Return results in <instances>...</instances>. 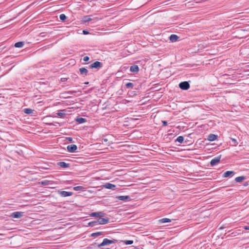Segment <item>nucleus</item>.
<instances>
[{
	"label": "nucleus",
	"mask_w": 249,
	"mask_h": 249,
	"mask_svg": "<svg viewBox=\"0 0 249 249\" xmlns=\"http://www.w3.org/2000/svg\"><path fill=\"white\" fill-rule=\"evenodd\" d=\"M4 234L3 233H0V235H4Z\"/></svg>",
	"instance_id": "obj_43"
},
{
	"label": "nucleus",
	"mask_w": 249,
	"mask_h": 249,
	"mask_svg": "<svg viewBox=\"0 0 249 249\" xmlns=\"http://www.w3.org/2000/svg\"><path fill=\"white\" fill-rule=\"evenodd\" d=\"M33 110L31 108H26L23 109V112L27 114H30L33 113Z\"/></svg>",
	"instance_id": "obj_23"
},
{
	"label": "nucleus",
	"mask_w": 249,
	"mask_h": 249,
	"mask_svg": "<svg viewBox=\"0 0 249 249\" xmlns=\"http://www.w3.org/2000/svg\"><path fill=\"white\" fill-rule=\"evenodd\" d=\"M171 221V220L169 218H163L159 220V222L160 223H168L170 222Z\"/></svg>",
	"instance_id": "obj_21"
},
{
	"label": "nucleus",
	"mask_w": 249,
	"mask_h": 249,
	"mask_svg": "<svg viewBox=\"0 0 249 249\" xmlns=\"http://www.w3.org/2000/svg\"><path fill=\"white\" fill-rule=\"evenodd\" d=\"M246 179V177L244 176H240L235 178V181L237 182H241Z\"/></svg>",
	"instance_id": "obj_19"
},
{
	"label": "nucleus",
	"mask_w": 249,
	"mask_h": 249,
	"mask_svg": "<svg viewBox=\"0 0 249 249\" xmlns=\"http://www.w3.org/2000/svg\"><path fill=\"white\" fill-rule=\"evenodd\" d=\"M98 224H98V220L97 221H94L90 222L88 224V225L89 226H91V227H94V226L98 225Z\"/></svg>",
	"instance_id": "obj_24"
},
{
	"label": "nucleus",
	"mask_w": 249,
	"mask_h": 249,
	"mask_svg": "<svg viewBox=\"0 0 249 249\" xmlns=\"http://www.w3.org/2000/svg\"><path fill=\"white\" fill-rule=\"evenodd\" d=\"M103 66L102 63L99 61H95L93 63L90 64L89 66V68L90 69H99Z\"/></svg>",
	"instance_id": "obj_2"
},
{
	"label": "nucleus",
	"mask_w": 249,
	"mask_h": 249,
	"mask_svg": "<svg viewBox=\"0 0 249 249\" xmlns=\"http://www.w3.org/2000/svg\"><path fill=\"white\" fill-rule=\"evenodd\" d=\"M58 194L62 197L69 196L73 195V193L72 192H67L61 190H58Z\"/></svg>",
	"instance_id": "obj_5"
},
{
	"label": "nucleus",
	"mask_w": 249,
	"mask_h": 249,
	"mask_svg": "<svg viewBox=\"0 0 249 249\" xmlns=\"http://www.w3.org/2000/svg\"><path fill=\"white\" fill-rule=\"evenodd\" d=\"M231 140L232 143V146H236L238 144V142L235 139L231 138Z\"/></svg>",
	"instance_id": "obj_28"
},
{
	"label": "nucleus",
	"mask_w": 249,
	"mask_h": 249,
	"mask_svg": "<svg viewBox=\"0 0 249 249\" xmlns=\"http://www.w3.org/2000/svg\"><path fill=\"white\" fill-rule=\"evenodd\" d=\"M178 38L179 36L174 34L171 35L169 37L170 40L172 42L177 41Z\"/></svg>",
	"instance_id": "obj_15"
},
{
	"label": "nucleus",
	"mask_w": 249,
	"mask_h": 249,
	"mask_svg": "<svg viewBox=\"0 0 249 249\" xmlns=\"http://www.w3.org/2000/svg\"><path fill=\"white\" fill-rule=\"evenodd\" d=\"M67 78H61V81L62 82H65V81H67Z\"/></svg>",
	"instance_id": "obj_39"
},
{
	"label": "nucleus",
	"mask_w": 249,
	"mask_h": 249,
	"mask_svg": "<svg viewBox=\"0 0 249 249\" xmlns=\"http://www.w3.org/2000/svg\"><path fill=\"white\" fill-rule=\"evenodd\" d=\"M59 18H60L61 20L64 21V20H65L66 19L67 16L65 14H61L60 15Z\"/></svg>",
	"instance_id": "obj_30"
},
{
	"label": "nucleus",
	"mask_w": 249,
	"mask_h": 249,
	"mask_svg": "<svg viewBox=\"0 0 249 249\" xmlns=\"http://www.w3.org/2000/svg\"><path fill=\"white\" fill-rule=\"evenodd\" d=\"M248 182H246V183L244 184V185H245V186H247V185H248Z\"/></svg>",
	"instance_id": "obj_41"
},
{
	"label": "nucleus",
	"mask_w": 249,
	"mask_h": 249,
	"mask_svg": "<svg viewBox=\"0 0 249 249\" xmlns=\"http://www.w3.org/2000/svg\"><path fill=\"white\" fill-rule=\"evenodd\" d=\"M190 84L187 81L181 82L179 84V87L183 90H187L190 88Z\"/></svg>",
	"instance_id": "obj_4"
},
{
	"label": "nucleus",
	"mask_w": 249,
	"mask_h": 249,
	"mask_svg": "<svg viewBox=\"0 0 249 249\" xmlns=\"http://www.w3.org/2000/svg\"><path fill=\"white\" fill-rule=\"evenodd\" d=\"M123 242L125 245H131L133 243V240H124Z\"/></svg>",
	"instance_id": "obj_31"
},
{
	"label": "nucleus",
	"mask_w": 249,
	"mask_h": 249,
	"mask_svg": "<svg viewBox=\"0 0 249 249\" xmlns=\"http://www.w3.org/2000/svg\"><path fill=\"white\" fill-rule=\"evenodd\" d=\"M39 183L43 186H46V185H48L50 184V181L47 180H43V181L39 182Z\"/></svg>",
	"instance_id": "obj_26"
},
{
	"label": "nucleus",
	"mask_w": 249,
	"mask_h": 249,
	"mask_svg": "<svg viewBox=\"0 0 249 249\" xmlns=\"http://www.w3.org/2000/svg\"><path fill=\"white\" fill-rule=\"evenodd\" d=\"M91 19H92L90 18V16H86L83 17L82 21L83 22H87L91 21Z\"/></svg>",
	"instance_id": "obj_22"
},
{
	"label": "nucleus",
	"mask_w": 249,
	"mask_h": 249,
	"mask_svg": "<svg viewBox=\"0 0 249 249\" xmlns=\"http://www.w3.org/2000/svg\"><path fill=\"white\" fill-rule=\"evenodd\" d=\"M130 71L132 72L137 73L139 71V67L136 65H132L130 68Z\"/></svg>",
	"instance_id": "obj_12"
},
{
	"label": "nucleus",
	"mask_w": 249,
	"mask_h": 249,
	"mask_svg": "<svg viewBox=\"0 0 249 249\" xmlns=\"http://www.w3.org/2000/svg\"><path fill=\"white\" fill-rule=\"evenodd\" d=\"M24 45V42L22 41L18 42L16 43L14 46L16 48H22Z\"/></svg>",
	"instance_id": "obj_20"
},
{
	"label": "nucleus",
	"mask_w": 249,
	"mask_h": 249,
	"mask_svg": "<svg viewBox=\"0 0 249 249\" xmlns=\"http://www.w3.org/2000/svg\"><path fill=\"white\" fill-rule=\"evenodd\" d=\"M80 74L83 75H87L88 73V70L85 68H81L79 69Z\"/></svg>",
	"instance_id": "obj_17"
},
{
	"label": "nucleus",
	"mask_w": 249,
	"mask_h": 249,
	"mask_svg": "<svg viewBox=\"0 0 249 249\" xmlns=\"http://www.w3.org/2000/svg\"><path fill=\"white\" fill-rule=\"evenodd\" d=\"M217 138V135L211 134L208 135L207 140L209 141H214Z\"/></svg>",
	"instance_id": "obj_14"
},
{
	"label": "nucleus",
	"mask_w": 249,
	"mask_h": 249,
	"mask_svg": "<svg viewBox=\"0 0 249 249\" xmlns=\"http://www.w3.org/2000/svg\"><path fill=\"white\" fill-rule=\"evenodd\" d=\"M75 120L79 124H83L87 121L86 119L82 117H77L75 119Z\"/></svg>",
	"instance_id": "obj_18"
},
{
	"label": "nucleus",
	"mask_w": 249,
	"mask_h": 249,
	"mask_svg": "<svg viewBox=\"0 0 249 249\" xmlns=\"http://www.w3.org/2000/svg\"><path fill=\"white\" fill-rule=\"evenodd\" d=\"M67 150L70 152H74L77 149V146L75 144L68 145L67 147Z\"/></svg>",
	"instance_id": "obj_10"
},
{
	"label": "nucleus",
	"mask_w": 249,
	"mask_h": 249,
	"mask_svg": "<svg viewBox=\"0 0 249 249\" xmlns=\"http://www.w3.org/2000/svg\"><path fill=\"white\" fill-rule=\"evenodd\" d=\"M83 34H84V35H88L89 33V32L87 30H83Z\"/></svg>",
	"instance_id": "obj_37"
},
{
	"label": "nucleus",
	"mask_w": 249,
	"mask_h": 249,
	"mask_svg": "<svg viewBox=\"0 0 249 249\" xmlns=\"http://www.w3.org/2000/svg\"><path fill=\"white\" fill-rule=\"evenodd\" d=\"M89 82H87L85 83V84H87H87H89Z\"/></svg>",
	"instance_id": "obj_42"
},
{
	"label": "nucleus",
	"mask_w": 249,
	"mask_h": 249,
	"mask_svg": "<svg viewBox=\"0 0 249 249\" xmlns=\"http://www.w3.org/2000/svg\"><path fill=\"white\" fill-rule=\"evenodd\" d=\"M118 240L115 239H112L111 240L107 238H105L103 239V242L98 245L99 248L103 246H108L111 244H115L117 243Z\"/></svg>",
	"instance_id": "obj_1"
},
{
	"label": "nucleus",
	"mask_w": 249,
	"mask_h": 249,
	"mask_svg": "<svg viewBox=\"0 0 249 249\" xmlns=\"http://www.w3.org/2000/svg\"><path fill=\"white\" fill-rule=\"evenodd\" d=\"M89 60V57L88 56H85L84 58H83V60L85 61V62H87Z\"/></svg>",
	"instance_id": "obj_34"
},
{
	"label": "nucleus",
	"mask_w": 249,
	"mask_h": 249,
	"mask_svg": "<svg viewBox=\"0 0 249 249\" xmlns=\"http://www.w3.org/2000/svg\"><path fill=\"white\" fill-rule=\"evenodd\" d=\"M57 115L60 117H63L64 116H65L66 114L65 113H62V112H58L57 113Z\"/></svg>",
	"instance_id": "obj_33"
},
{
	"label": "nucleus",
	"mask_w": 249,
	"mask_h": 249,
	"mask_svg": "<svg viewBox=\"0 0 249 249\" xmlns=\"http://www.w3.org/2000/svg\"><path fill=\"white\" fill-rule=\"evenodd\" d=\"M117 199L124 202H128L131 200L129 196H119L116 197Z\"/></svg>",
	"instance_id": "obj_6"
},
{
	"label": "nucleus",
	"mask_w": 249,
	"mask_h": 249,
	"mask_svg": "<svg viewBox=\"0 0 249 249\" xmlns=\"http://www.w3.org/2000/svg\"><path fill=\"white\" fill-rule=\"evenodd\" d=\"M103 234V232H97L92 233L91 234V236L92 237H97L98 236L101 235Z\"/></svg>",
	"instance_id": "obj_29"
},
{
	"label": "nucleus",
	"mask_w": 249,
	"mask_h": 249,
	"mask_svg": "<svg viewBox=\"0 0 249 249\" xmlns=\"http://www.w3.org/2000/svg\"><path fill=\"white\" fill-rule=\"evenodd\" d=\"M57 165L63 168H67L70 167V164L66 163L63 161H60L57 162Z\"/></svg>",
	"instance_id": "obj_11"
},
{
	"label": "nucleus",
	"mask_w": 249,
	"mask_h": 249,
	"mask_svg": "<svg viewBox=\"0 0 249 249\" xmlns=\"http://www.w3.org/2000/svg\"><path fill=\"white\" fill-rule=\"evenodd\" d=\"M221 158V155H219L218 156L215 157L214 159H212L210 161V164L212 166H213L215 165L216 164L219 163L220 161V159Z\"/></svg>",
	"instance_id": "obj_7"
},
{
	"label": "nucleus",
	"mask_w": 249,
	"mask_h": 249,
	"mask_svg": "<svg viewBox=\"0 0 249 249\" xmlns=\"http://www.w3.org/2000/svg\"><path fill=\"white\" fill-rule=\"evenodd\" d=\"M109 219L108 217L103 218V217H100L98 219V224L101 225H104L109 222Z\"/></svg>",
	"instance_id": "obj_8"
},
{
	"label": "nucleus",
	"mask_w": 249,
	"mask_h": 249,
	"mask_svg": "<svg viewBox=\"0 0 249 249\" xmlns=\"http://www.w3.org/2000/svg\"><path fill=\"white\" fill-rule=\"evenodd\" d=\"M76 92H77L76 91L73 90V91H68L66 93H68V94H74V93H75Z\"/></svg>",
	"instance_id": "obj_35"
},
{
	"label": "nucleus",
	"mask_w": 249,
	"mask_h": 249,
	"mask_svg": "<svg viewBox=\"0 0 249 249\" xmlns=\"http://www.w3.org/2000/svg\"><path fill=\"white\" fill-rule=\"evenodd\" d=\"M184 141V137L182 136H178L176 140V142H178L180 143H182Z\"/></svg>",
	"instance_id": "obj_25"
},
{
	"label": "nucleus",
	"mask_w": 249,
	"mask_h": 249,
	"mask_svg": "<svg viewBox=\"0 0 249 249\" xmlns=\"http://www.w3.org/2000/svg\"><path fill=\"white\" fill-rule=\"evenodd\" d=\"M67 139L70 141V142H72V138H71V137H69L67 138Z\"/></svg>",
	"instance_id": "obj_40"
},
{
	"label": "nucleus",
	"mask_w": 249,
	"mask_h": 249,
	"mask_svg": "<svg viewBox=\"0 0 249 249\" xmlns=\"http://www.w3.org/2000/svg\"><path fill=\"white\" fill-rule=\"evenodd\" d=\"M244 229L246 230H249V226H245L244 227Z\"/></svg>",
	"instance_id": "obj_38"
},
{
	"label": "nucleus",
	"mask_w": 249,
	"mask_h": 249,
	"mask_svg": "<svg viewBox=\"0 0 249 249\" xmlns=\"http://www.w3.org/2000/svg\"><path fill=\"white\" fill-rule=\"evenodd\" d=\"M105 213L102 212H93L89 214V215L92 217H104Z\"/></svg>",
	"instance_id": "obj_9"
},
{
	"label": "nucleus",
	"mask_w": 249,
	"mask_h": 249,
	"mask_svg": "<svg viewBox=\"0 0 249 249\" xmlns=\"http://www.w3.org/2000/svg\"><path fill=\"white\" fill-rule=\"evenodd\" d=\"M234 174V172L232 171H227L226 172H225L222 177L223 178H228L230 177L231 175H233Z\"/></svg>",
	"instance_id": "obj_16"
},
{
	"label": "nucleus",
	"mask_w": 249,
	"mask_h": 249,
	"mask_svg": "<svg viewBox=\"0 0 249 249\" xmlns=\"http://www.w3.org/2000/svg\"><path fill=\"white\" fill-rule=\"evenodd\" d=\"M134 86V84L132 83H127L125 84V87L127 88H132Z\"/></svg>",
	"instance_id": "obj_32"
},
{
	"label": "nucleus",
	"mask_w": 249,
	"mask_h": 249,
	"mask_svg": "<svg viewBox=\"0 0 249 249\" xmlns=\"http://www.w3.org/2000/svg\"><path fill=\"white\" fill-rule=\"evenodd\" d=\"M103 187L106 189L114 190L116 185L110 183H107L103 185Z\"/></svg>",
	"instance_id": "obj_13"
},
{
	"label": "nucleus",
	"mask_w": 249,
	"mask_h": 249,
	"mask_svg": "<svg viewBox=\"0 0 249 249\" xmlns=\"http://www.w3.org/2000/svg\"><path fill=\"white\" fill-rule=\"evenodd\" d=\"M162 125L164 126H166L167 125V122L165 121H162Z\"/></svg>",
	"instance_id": "obj_36"
},
{
	"label": "nucleus",
	"mask_w": 249,
	"mask_h": 249,
	"mask_svg": "<svg viewBox=\"0 0 249 249\" xmlns=\"http://www.w3.org/2000/svg\"><path fill=\"white\" fill-rule=\"evenodd\" d=\"M73 189L74 191H78L83 190L84 189V187L81 186H78L74 187L73 188Z\"/></svg>",
	"instance_id": "obj_27"
},
{
	"label": "nucleus",
	"mask_w": 249,
	"mask_h": 249,
	"mask_svg": "<svg viewBox=\"0 0 249 249\" xmlns=\"http://www.w3.org/2000/svg\"><path fill=\"white\" fill-rule=\"evenodd\" d=\"M24 215V212H15L12 213L9 216L14 218H20Z\"/></svg>",
	"instance_id": "obj_3"
}]
</instances>
